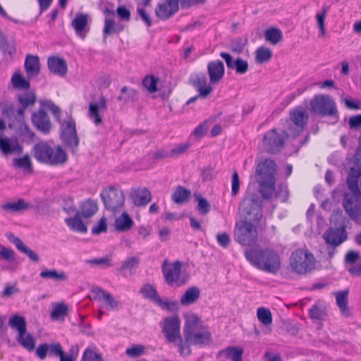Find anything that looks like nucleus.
Here are the masks:
<instances>
[{
	"mask_svg": "<svg viewBox=\"0 0 361 361\" xmlns=\"http://www.w3.org/2000/svg\"><path fill=\"white\" fill-rule=\"evenodd\" d=\"M341 102L348 109L358 110L360 109L361 102L355 101L352 97H342Z\"/></svg>",
	"mask_w": 361,
	"mask_h": 361,
	"instance_id": "64",
	"label": "nucleus"
},
{
	"mask_svg": "<svg viewBox=\"0 0 361 361\" xmlns=\"http://www.w3.org/2000/svg\"><path fill=\"white\" fill-rule=\"evenodd\" d=\"M179 0H165L162 3H159L155 10L156 15L161 20H166L171 18L178 11ZM182 6H189L190 0H180ZM195 3L202 4L205 0H193Z\"/></svg>",
	"mask_w": 361,
	"mask_h": 361,
	"instance_id": "13",
	"label": "nucleus"
},
{
	"mask_svg": "<svg viewBox=\"0 0 361 361\" xmlns=\"http://www.w3.org/2000/svg\"><path fill=\"white\" fill-rule=\"evenodd\" d=\"M272 57L270 49L260 47L255 51V61L257 63H264L269 61Z\"/></svg>",
	"mask_w": 361,
	"mask_h": 361,
	"instance_id": "46",
	"label": "nucleus"
},
{
	"mask_svg": "<svg viewBox=\"0 0 361 361\" xmlns=\"http://www.w3.org/2000/svg\"><path fill=\"white\" fill-rule=\"evenodd\" d=\"M0 150L5 156L12 154H19L23 152V147L16 140L0 137Z\"/></svg>",
	"mask_w": 361,
	"mask_h": 361,
	"instance_id": "27",
	"label": "nucleus"
},
{
	"mask_svg": "<svg viewBox=\"0 0 361 361\" xmlns=\"http://www.w3.org/2000/svg\"><path fill=\"white\" fill-rule=\"evenodd\" d=\"M24 110L25 109L23 107L15 109L12 106H11L4 109L3 114H6L7 116L12 114L13 116H16L19 121H22L24 118Z\"/></svg>",
	"mask_w": 361,
	"mask_h": 361,
	"instance_id": "60",
	"label": "nucleus"
},
{
	"mask_svg": "<svg viewBox=\"0 0 361 361\" xmlns=\"http://www.w3.org/2000/svg\"><path fill=\"white\" fill-rule=\"evenodd\" d=\"M264 38L271 44L276 45L282 40L283 35L279 29L271 27L265 30Z\"/></svg>",
	"mask_w": 361,
	"mask_h": 361,
	"instance_id": "41",
	"label": "nucleus"
},
{
	"mask_svg": "<svg viewBox=\"0 0 361 361\" xmlns=\"http://www.w3.org/2000/svg\"><path fill=\"white\" fill-rule=\"evenodd\" d=\"M33 208V206L25 202L23 199L9 202L0 205V210L6 212H22Z\"/></svg>",
	"mask_w": 361,
	"mask_h": 361,
	"instance_id": "29",
	"label": "nucleus"
},
{
	"mask_svg": "<svg viewBox=\"0 0 361 361\" xmlns=\"http://www.w3.org/2000/svg\"><path fill=\"white\" fill-rule=\"evenodd\" d=\"M257 316L258 320L266 326L272 323V315L271 311L267 308L263 307L258 308Z\"/></svg>",
	"mask_w": 361,
	"mask_h": 361,
	"instance_id": "48",
	"label": "nucleus"
},
{
	"mask_svg": "<svg viewBox=\"0 0 361 361\" xmlns=\"http://www.w3.org/2000/svg\"><path fill=\"white\" fill-rule=\"evenodd\" d=\"M207 73L210 84H218L222 80L225 73L224 63L220 60L209 62L207 65Z\"/></svg>",
	"mask_w": 361,
	"mask_h": 361,
	"instance_id": "21",
	"label": "nucleus"
},
{
	"mask_svg": "<svg viewBox=\"0 0 361 361\" xmlns=\"http://www.w3.org/2000/svg\"><path fill=\"white\" fill-rule=\"evenodd\" d=\"M323 238L328 245L332 247H338L344 243L348 238V232L344 222L339 227L328 228L324 233Z\"/></svg>",
	"mask_w": 361,
	"mask_h": 361,
	"instance_id": "15",
	"label": "nucleus"
},
{
	"mask_svg": "<svg viewBox=\"0 0 361 361\" xmlns=\"http://www.w3.org/2000/svg\"><path fill=\"white\" fill-rule=\"evenodd\" d=\"M68 314V307L64 303L57 304L51 312V318L54 320L63 319Z\"/></svg>",
	"mask_w": 361,
	"mask_h": 361,
	"instance_id": "51",
	"label": "nucleus"
},
{
	"mask_svg": "<svg viewBox=\"0 0 361 361\" xmlns=\"http://www.w3.org/2000/svg\"><path fill=\"white\" fill-rule=\"evenodd\" d=\"M276 163L271 159H265L257 166L256 173L259 176L257 180H276Z\"/></svg>",
	"mask_w": 361,
	"mask_h": 361,
	"instance_id": "19",
	"label": "nucleus"
},
{
	"mask_svg": "<svg viewBox=\"0 0 361 361\" xmlns=\"http://www.w3.org/2000/svg\"><path fill=\"white\" fill-rule=\"evenodd\" d=\"M97 204L92 200H87L81 205V211L80 214L82 216L88 218L94 215L97 211Z\"/></svg>",
	"mask_w": 361,
	"mask_h": 361,
	"instance_id": "44",
	"label": "nucleus"
},
{
	"mask_svg": "<svg viewBox=\"0 0 361 361\" xmlns=\"http://www.w3.org/2000/svg\"><path fill=\"white\" fill-rule=\"evenodd\" d=\"M348 290L339 291L336 293V305L342 314L346 317L351 316V313L348 307Z\"/></svg>",
	"mask_w": 361,
	"mask_h": 361,
	"instance_id": "32",
	"label": "nucleus"
},
{
	"mask_svg": "<svg viewBox=\"0 0 361 361\" xmlns=\"http://www.w3.org/2000/svg\"><path fill=\"white\" fill-rule=\"evenodd\" d=\"M137 95L138 92L136 90L125 86L121 88V94L117 97V100L126 104L130 101L137 100Z\"/></svg>",
	"mask_w": 361,
	"mask_h": 361,
	"instance_id": "38",
	"label": "nucleus"
},
{
	"mask_svg": "<svg viewBox=\"0 0 361 361\" xmlns=\"http://www.w3.org/2000/svg\"><path fill=\"white\" fill-rule=\"evenodd\" d=\"M61 138L63 142L73 151L78 146L79 139L77 135L75 123L73 120L65 121L61 125Z\"/></svg>",
	"mask_w": 361,
	"mask_h": 361,
	"instance_id": "17",
	"label": "nucleus"
},
{
	"mask_svg": "<svg viewBox=\"0 0 361 361\" xmlns=\"http://www.w3.org/2000/svg\"><path fill=\"white\" fill-rule=\"evenodd\" d=\"M13 86L20 90H27L30 87V82L22 77L20 73H15L11 78Z\"/></svg>",
	"mask_w": 361,
	"mask_h": 361,
	"instance_id": "54",
	"label": "nucleus"
},
{
	"mask_svg": "<svg viewBox=\"0 0 361 361\" xmlns=\"http://www.w3.org/2000/svg\"><path fill=\"white\" fill-rule=\"evenodd\" d=\"M189 82L199 93L202 99H207L213 92L212 84H208L206 75L202 73H196L190 75Z\"/></svg>",
	"mask_w": 361,
	"mask_h": 361,
	"instance_id": "16",
	"label": "nucleus"
},
{
	"mask_svg": "<svg viewBox=\"0 0 361 361\" xmlns=\"http://www.w3.org/2000/svg\"><path fill=\"white\" fill-rule=\"evenodd\" d=\"M245 256L253 266L271 274H276L281 268L279 254L271 249L252 248L245 251Z\"/></svg>",
	"mask_w": 361,
	"mask_h": 361,
	"instance_id": "3",
	"label": "nucleus"
},
{
	"mask_svg": "<svg viewBox=\"0 0 361 361\" xmlns=\"http://www.w3.org/2000/svg\"><path fill=\"white\" fill-rule=\"evenodd\" d=\"M16 341L24 349L29 352H32L35 348L36 341L33 336L30 333L18 334Z\"/></svg>",
	"mask_w": 361,
	"mask_h": 361,
	"instance_id": "35",
	"label": "nucleus"
},
{
	"mask_svg": "<svg viewBox=\"0 0 361 361\" xmlns=\"http://www.w3.org/2000/svg\"><path fill=\"white\" fill-rule=\"evenodd\" d=\"M310 110L322 117L329 116L336 119L339 117L336 103L329 94L315 95L310 102Z\"/></svg>",
	"mask_w": 361,
	"mask_h": 361,
	"instance_id": "6",
	"label": "nucleus"
},
{
	"mask_svg": "<svg viewBox=\"0 0 361 361\" xmlns=\"http://www.w3.org/2000/svg\"><path fill=\"white\" fill-rule=\"evenodd\" d=\"M14 167L22 169L25 171H32V164L29 155L26 154L20 158H16L13 161Z\"/></svg>",
	"mask_w": 361,
	"mask_h": 361,
	"instance_id": "47",
	"label": "nucleus"
},
{
	"mask_svg": "<svg viewBox=\"0 0 361 361\" xmlns=\"http://www.w3.org/2000/svg\"><path fill=\"white\" fill-rule=\"evenodd\" d=\"M257 224L247 221L237 222L234 229L235 240L244 246L254 245L258 238Z\"/></svg>",
	"mask_w": 361,
	"mask_h": 361,
	"instance_id": "9",
	"label": "nucleus"
},
{
	"mask_svg": "<svg viewBox=\"0 0 361 361\" xmlns=\"http://www.w3.org/2000/svg\"><path fill=\"white\" fill-rule=\"evenodd\" d=\"M34 157L42 164L57 166L67 160L66 152L60 146L51 147L47 142L41 141L33 147Z\"/></svg>",
	"mask_w": 361,
	"mask_h": 361,
	"instance_id": "4",
	"label": "nucleus"
},
{
	"mask_svg": "<svg viewBox=\"0 0 361 361\" xmlns=\"http://www.w3.org/2000/svg\"><path fill=\"white\" fill-rule=\"evenodd\" d=\"M195 200L197 202V209L202 215H205L210 211V204L207 199L201 197L199 194L194 195Z\"/></svg>",
	"mask_w": 361,
	"mask_h": 361,
	"instance_id": "52",
	"label": "nucleus"
},
{
	"mask_svg": "<svg viewBox=\"0 0 361 361\" xmlns=\"http://www.w3.org/2000/svg\"><path fill=\"white\" fill-rule=\"evenodd\" d=\"M243 353V349L236 347H228L219 352L220 355H224L226 358L231 359L233 361H242Z\"/></svg>",
	"mask_w": 361,
	"mask_h": 361,
	"instance_id": "43",
	"label": "nucleus"
},
{
	"mask_svg": "<svg viewBox=\"0 0 361 361\" xmlns=\"http://www.w3.org/2000/svg\"><path fill=\"white\" fill-rule=\"evenodd\" d=\"M81 361H103V359L96 351L87 348L83 353Z\"/></svg>",
	"mask_w": 361,
	"mask_h": 361,
	"instance_id": "57",
	"label": "nucleus"
},
{
	"mask_svg": "<svg viewBox=\"0 0 361 361\" xmlns=\"http://www.w3.org/2000/svg\"><path fill=\"white\" fill-rule=\"evenodd\" d=\"M200 296V290L197 286L188 288L180 298V303L183 306L195 303Z\"/></svg>",
	"mask_w": 361,
	"mask_h": 361,
	"instance_id": "33",
	"label": "nucleus"
},
{
	"mask_svg": "<svg viewBox=\"0 0 361 361\" xmlns=\"http://www.w3.org/2000/svg\"><path fill=\"white\" fill-rule=\"evenodd\" d=\"M275 197L281 202H286L289 197V190L287 185L280 183L278 185L275 193Z\"/></svg>",
	"mask_w": 361,
	"mask_h": 361,
	"instance_id": "56",
	"label": "nucleus"
},
{
	"mask_svg": "<svg viewBox=\"0 0 361 361\" xmlns=\"http://www.w3.org/2000/svg\"><path fill=\"white\" fill-rule=\"evenodd\" d=\"M346 183L350 192L345 193L343 205L350 218L355 222L361 219V191L359 180L361 177V134L359 146L353 159V165L348 170Z\"/></svg>",
	"mask_w": 361,
	"mask_h": 361,
	"instance_id": "1",
	"label": "nucleus"
},
{
	"mask_svg": "<svg viewBox=\"0 0 361 361\" xmlns=\"http://www.w3.org/2000/svg\"><path fill=\"white\" fill-rule=\"evenodd\" d=\"M308 120V114L302 107H298L290 113L289 133L297 137L305 129Z\"/></svg>",
	"mask_w": 361,
	"mask_h": 361,
	"instance_id": "12",
	"label": "nucleus"
},
{
	"mask_svg": "<svg viewBox=\"0 0 361 361\" xmlns=\"http://www.w3.org/2000/svg\"><path fill=\"white\" fill-rule=\"evenodd\" d=\"M259 189V192L264 200H270L274 195L276 180H257Z\"/></svg>",
	"mask_w": 361,
	"mask_h": 361,
	"instance_id": "34",
	"label": "nucleus"
},
{
	"mask_svg": "<svg viewBox=\"0 0 361 361\" xmlns=\"http://www.w3.org/2000/svg\"><path fill=\"white\" fill-rule=\"evenodd\" d=\"M159 80L158 78L152 75H146L142 80V85L149 93H154L158 90L157 83Z\"/></svg>",
	"mask_w": 361,
	"mask_h": 361,
	"instance_id": "50",
	"label": "nucleus"
},
{
	"mask_svg": "<svg viewBox=\"0 0 361 361\" xmlns=\"http://www.w3.org/2000/svg\"><path fill=\"white\" fill-rule=\"evenodd\" d=\"M182 264L176 261L169 264L166 260L163 262L162 272L166 283L171 287H180L186 284L189 275L181 271Z\"/></svg>",
	"mask_w": 361,
	"mask_h": 361,
	"instance_id": "8",
	"label": "nucleus"
},
{
	"mask_svg": "<svg viewBox=\"0 0 361 361\" xmlns=\"http://www.w3.org/2000/svg\"><path fill=\"white\" fill-rule=\"evenodd\" d=\"M6 235L8 240L14 244L20 252L25 254L32 262L37 263L39 261L38 254L27 247L19 238L15 236L12 233H8Z\"/></svg>",
	"mask_w": 361,
	"mask_h": 361,
	"instance_id": "24",
	"label": "nucleus"
},
{
	"mask_svg": "<svg viewBox=\"0 0 361 361\" xmlns=\"http://www.w3.org/2000/svg\"><path fill=\"white\" fill-rule=\"evenodd\" d=\"M145 352V347L142 345H134L131 348H127L126 354L130 357H137Z\"/></svg>",
	"mask_w": 361,
	"mask_h": 361,
	"instance_id": "62",
	"label": "nucleus"
},
{
	"mask_svg": "<svg viewBox=\"0 0 361 361\" xmlns=\"http://www.w3.org/2000/svg\"><path fill=\"white\" fill-rule=\"evenodd\" d=\"M25 68L29 78L37 76L39 73L40 64L37 56L27 55L25 61Z\"/></svg>",
	"mask_w": 361,
	"mask_h": 361,
	"instance_id": "30",
	"label": "nucleus"
},
{
	"mask_svg": "<svg viewBox=\"0 0 361 361\" xmlns=\"http://www.w3.org/2000/svg\"><path fill=\"white\" fill-rule=\"evenodd\" d=\"M49 70L53 74L63 77L68 72L66 61L59 56H50L47 60Z\"/></svg>",
	"mask_w": 361,
	"mask_h": 361,
	"instance_id": "25",
	"label": "nucleus"
},
{
	"mask_svg": "<svg viewBox=\"0 0 361 361\" xmlns=\"http://www.w3.org/2000/svg\"><path fill=\"white\" fill-rule=\"evenodd\" d=\"M246 45L247 39L237 38L231 42V50L236 54H240L243 52Z\"/></svg>",
	"mask_w": 361,
	"mask_h": 361,
	"instance_id": "55",
	"label": "nucleus"
},
{
	"mask_svg": "<svg viewBox=\"0 0 361 361\" xmlns=\"http://www.w3.org/2000/svg\"><path fill=\"white\" fill-rule=\"evenodd\" d=\"M89 18L90 16L87 13H78L71 23L75 34L82 39L86 37L90 30Z\"/></svg>",
	"mask_w": 361,
	"mask_h": 361,
	"instance_id": "18",
	"label": "nucleus"
},
{
	"mask_svg": "<svg viewBox=\"0 0 361 361\" xmlns=\"http://www.w3.org/2000/svg\"><path fill=\"white\" fill-rule=\"evenodd\" d=\"M183 338L180 346V353L182 355H189L191 353V345L203 347L209 345L212 341L209 327L200 317L193 313L185 315Z\"/></svg>",
	"mask_w": 361,
	"mask_h": 361,
	"instance_id": "2",
	"label": "nucleus"
},
{
	"mask_svg": "<svg viewBox=\"0 0 361 361\" xmlns=\"http://www.w3.org/2000/svg\"><path fill=\"white\" fill-rule=\"evenodd\" d=\"M284 142L283 135L279 133L276 129H271L267 132L263 138L264 147L271 154L280 152L284 146Z\"/></svg>",
	"mask_w": 361,
	"mask_h": 361,
	"instance_id": "14",
	"label": "nucleus"
},
{
	"mask_svg": "<svg viewBox=\"0 0 361 361\" xmlns=\"http://www.w3.org/2000/svg\"><path fill=\"white\" fill-rule=\"evenodd\" d=\"M87 263L90 264H96L104 268L110 267L112 266L111 259L109 257L90 259L87 261Z\"/></svg>",
	"mask_w": 361,
	"mask_h": 361,
	"instance_id": "63",
	"label": "nucleus"
},
{
	"mask_svg": "<svg viewBox=\"0 0 361 361\" xmlns=\"http://www.w3.org/2000/svg\"><path fill=\"white\" fill-rule=\"evenodd\" d=\"M101 197L105 208L112 212L120 210L125 202V195L123 191L113 187L103 190Z\"/></svg>",
	"mask_w": 361,
	"mask_h": 361,
	"instance_id": "11",
	"label": "nucleus"
},
{
	"mask_svg": "<svg viewBox=\"0 0 361 361\" xmlns=\"http://www.w3.org/2000/svg\"><path fill=\"white\" fill-rule=\"evenodd\" d=\"M220 56L225 60L227 68L235 70L237 74L243 75L248 71L249 66L247 61L241 58L233 60L231 55L226 52H221Z\"/></svg>",
	"mask_w": 361,
	"mask_h": 361,
	"instance_id": "20",
	"label": "nucleus"
},
{
	"mask_svg": "<svg viewBox=\"0 0 361 361\" xmlns=\"http://www.w3.org/2000/svg\"><path fill=\"white\" fill-rule=\"evenodd\" d=\"M134 222L130 215L123 212L118 217L115 219L114 227L115 230L118 232H126L130 231Z\"/></svg>",
	"mask_w": 361,
	"mask_h": 361,
	"instance_id": "31",
	"label": "nucleus"
},
{
	"mask_svg": "<svg viewBox=\"0 0 361 361\" xmlns=\"http://www.w3.org/2000/svg\"><path fill=\"white\" fill-rule=\"evenodd\" d=\"M18 99L19 103L24 109H26L30 105H33L36 102V96L32 92H25L19 94Z\"/></svg>",
	"mask_w": 361,
	"mask_h": 361,
	"instance_id": "53",
	"label": "nucleus"
},
{
	"mask_svg": "<svg viewBox=\"0 0 361 361\" xmlns=\"http://www.w3.org/2000/svg\"><path fill=\"white\" fill-rule=\"evenodd\" d=\"M0 258L8 262L15 260V252L12 249L0 245Z\"/></svg>",
	"mask_w": 361,
	"mask_h": 361,
	"instance_id": "59",
	"label": "nucleus"
},
{
	"mask_svg": "<svg viewBox=\"0 0 361 361\" xmlns=\"http://www.w3.org/2000/svg\"><path fill=\"white\" fill-rule=\"evenodd\" d=\"M140 293L143 297L149 298L154 302L159 300V295H158L157 290L150 284L144 285L140 289Z\"/></svg>",
	"mask_w": 361,
	"mask_h": 361,
	"instance_id": "49",
	"label": "nucleus"
},
{
	"mask_svg": "<svg viewBox=\"0 0 361 361\" xmlns=\"http://www.w3.org/2000/svg\"><path fill=\"white\" fill-rule=\"evenodd\" d=\"M123 29V26L116 25L115 21L110 18H105L104 27L103 30L104 37L106 38L108 35L113 33H118Z\"/></svg>",
	"mask_w": 361,
	"mask_h": 361,
	"instance_id": "45",
	"label": "nucleus"
},
{
	"mask_svg": "<svg viewBox=\"0 0 361 361\" xmlns=\"http://www.w3.org/2000/svg\"><path fill=\"white\" fill-rule=\"evenodd\" d=\"M63 209L69 214L75 212V214L73 217L65 219L67 226L73 231L86 233L87 228L80 217V212L77 211L75 207H64Z\"/></svg>",
	"mask_w": 361,
	"mask_h": 361,
	"instance_id": "22",
	"label": "nucleus"
},
{
	"mask_svg": "<svg viewBox=\"0 0 361 361\" xmlns=\"http://www.w3.org/2000/svg\"><path fill=\"white\" fill-rule=\"evenodd\" d=\"M0 49L4 54L13 56L16 52V45L13 40L9 41L1 33L0 35Z\"/></svg>",
	"mask_w": 361,
	"mask_h": 361,
	"instance_id": "40",
	"label": "nucleus"
},
{
	"mask_svg": "<svg viewBox=\"0 0 361 361\" xmlns=\"http://www.w3.org/2000/svg\"><path fill=\"white\" fill-rule=\"evenodd\" d=\"M32 121L34 126L41 132L44 133L49 132L51 123L44 110L40 109L38 112L33 113Z\"/></svg>",
	"mask_w": 361,
	"mask_h": 361,
	"instance_id": "23",
	"label": "nucleus"
},
{
	"mask_svg": "<svg viewBox=\"0 0 361 361\" xmlns=\"http://www.w3.org/2000/svg\"><path fill=\"white\" fill-rule=\"evenodd\" d=\"M106 108V100L103 96L100 97L99 103L90 104L88 116L93 120V122L96 126H99L102 123V118L99 115V111H105Z\"/></svg>",
	"mask_w": 361,
	"mask_h": 361,
	"instance_id": "26",
	"label": "nucleus"
},
{
	"mask_svg": "<svg viewBox=\"0 0 361 361\" xmlns=\"http://www.w3.org/2000/svg\"><path fill=\"white\" fill-rule=\"evenodd\" d=\"M190 195V190L182 186H178L172 195V200L177 204H182L189 200Z\"/></svg>",
	"mask_w": 361,
	"mask_h": 361,
	"instance_id": "42",
	"label": "nucleus"
},
{
	"mask_svg": "<svg viewBox=\"0 0 361 361\" xmlns=\"http://www.w3.org/2000/svg\"><path fill=\"white\" fill-rule=\"evenodd\" d=\"M140 263V258L135 256L127 258L121 267V271L131 270Z\"/></svg>",
	"mask_w": 361,
	"mask_h": 361,
	"instance_id": "61",
	"label": "nucleus"
},
{
	"mask_svg": "<svg viewBox=\"0 0 361 361\" xmlns=\"http://www.w3.org/2000/svg\"><path fill=\"white\" fill-rule=\"evenodd\" d=\"M315 262L314 255L307 250H296L290 257V267L299 275L311 272L314 269Z\"/></svg>",
	"mask_w": 361,
	"mask_h": 361,
	"instance_id": "7",
	"label": "nucleus"
},
{
	"mask_svg": "<svg viewBox=\"0 0 361 361\" xmlns=\"http://www.w3.org/2000/svg\"><path fill=\"white\" fill-rule=\"evenodd\" d=\"M130 197L135 206H145L151 201V192L147 188H137L132 190Z\"/></svg>",
	"mask_w": 361,
	"mask_h": 361,
	"instance_id": "28",
	"label": "nucleus"
},
{
	"mask_svg": "<svg viewBox=\"0 0 361 361\" xmlns=\"http://www.w3.org/2000/svg\"><path fill=\"white\" fill-rule=\"evenodd\" d=\"M8 325L18 331V334L26 333L27 325L23 317L16 314L10 317Z\"/></svg>",
	"mask_w": 361,
	"mask_h": 361,
	"instance_id": "36",
	"label": "nucleus"
},
{
	"mask_svg": "<svg viewBox=\"0 0 361 361\" xmlns=\"http://www.w3.org/2000/svg\"><path fill=\"white\" fill-rule=\"evenodd\" d=\"M310 317L312 320H324L326 317L325 306L321 302H317L309 310Z\"/></svg>",
	"mask_w": 361,
	"mask_h": 361,
	"instance_id": "39",
	"label": "nucleus"
},
{
	"mask_svg": "<svg viewBox=\"0 0 361 361\" xmlns=\"http://www.w3.org/2000/svg\"><path fill=\"white\" fill-rule=\"evenodd\" d=\"M161 328L166 341L177 345L180 351V346L183 339L180 334V319L179 317L174 315L166 317L163 321Z\"/></svg>",
	"mask_w": 361,
	"mask_h": 361,
	"instance_id": "10",
	"label": "nucleus"
},
{
	"mask_svg": "<svg viewBox=\"0 0 361 361\" xmlns=\"http://www.w3.org/2000/svg\"><path fill=\"white\" fill-rule=\"evenodd\" d=\"M19 292L20 290L17 286L16 282L13 284L6 283L4 290L1 293V296L2 298H10L12 295L18 293Z\"/></svg>",
	"mask_w": 361,
	"mask_h": 361,
	"instance_id": "58",
	"label": "nucleus"
},
{
	"mask_svg": "<svg viewBox=\"0 0 361 361\" xmlns=\"http://www.w3.org/2000/svg\"><path fill=\"white\" fill-rule=\"evenodd\" d=\"M42 279H51L56 281H65L68 279V275L63 271L56 269H47L39 274Z\"/></svg>",
	"mask_w": 361,
	"mask_h": 361,
	"instance_id": "37",
	"label": "nucleus"
},
{
	"mask_svg": "<svg viewBox=\"0 0 361 361\" xmlns=\"http://www.w3.org/2000/svg\"><path fill=\"white\" fill-rule=\"evenodd\" d=\"M239 212L244 221L258 224L262 217V202L259 196L255 192L247 195L240 204Z\"/></svg>",
	"mask_w": 361,
	"mask_h": 361,
	"instance_id": "5",
	"label": "nucleus"
}]
</instances>
